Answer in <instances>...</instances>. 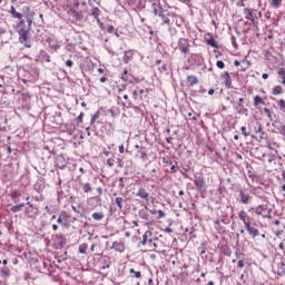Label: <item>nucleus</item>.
I'll return each mask as SVG.
<instances>
[{
  "instance_id": "79ce46f5",
  "label": "nucleus",
  "mask_w": 285,
  "mask_h": 285,
  "mask_svg": "<svg viewBox=\"0 0 285 285\" xmlns=\"http://www.w3.org/2000/svg\"><path fill=\"white\" fill-rule=\"evenodd\" d=\"M18 26H19L20 30H21V28H26V20H20Z\"/></svg>"
},
{
  "instance_id": "3c124183",
  "label": "nucleus",
  "mask_w": 285,
  "mask_h": 285,
  "mask_svg": "<svg viewBox=\"0 0 285 285\" xmlns=\"http://www.w3.org/2000/svg\"><path fill=\"white\" fill-rule=\"evenodd\" d=\"M97 193H98V195H104V189L101 187H98Z\"/></svg>"
},
{
  "instance_id": "e433bc0d",
  "label": "nucleus",
  "mask_w": 285,
  "mask_h": 285,
  "mask_svg": "<svg viewBox=\"0 0 285 285\" xmlns=\"http://www.w3.org/2000/svg\"><path fill=\"white\" fill-rule=\"evenodd\" d=\"M153 8H154V14H155V16H159V13H160L161 11H159V9H157V3H154V4H153Z\"/></svg>"
},
{
  "instance_id": "a19ab883",
  "label": "nucleus",
  "mask_w": 285,
  "mask_h": 285,
  "mask_svg": "<svg viewBox=\"0 0 285 285\" xmlns=\"http://www.w3.org/2000/svg\"><path fill=\"white\" fill-rule=\"evenodd\" d=\"M189 119H193V121H197V117L193 115V111L188 112Z\"/></svg>"
},
{
  "instance_id": "0e129e2a",
  "label": "nucleus",
  "mask_w": 285,
  "mask_h": 285,
  "mask_svg": "<svg viewBox=\"0 0 285 285\" xmlns=\"http://www.w3.org/2000/svg\"><path fill=\"white\" fill-rule=\"evenodd\" d=\"M52 230H59V226L52 225Z\"/></svg>"
},
{
  "instance_id": "4d7b16f0",
  "label": "nucleus",
  "mask_w": 285,
  "mask_h": 285,
  "mask_svg": "<svg viewBox=\"0 0 285 285\" xmlns=\"http://www.w3.org/2000/svg\"><path fill=\"white\" fill-rule=\"evenodd\" d=\"M6 32V28L0 27V37H2V35Z\"/></svg>"
},
{
  "instance_id": "20e7f679",
  "label": "nucleus",
  "mask_w": 285,
  "mask_h": 285,
  "mask_svg": "<svg viewBox=\"0 0 285 285\" xmlns=\"http://www.w3.org/2000/svg\"><path fill=\"white\" fill-rule=\"evenodd\" d=\"M178 50L183 52L184 55H188L190 52V42H188V39L180 38L178 41Z\"/></svg>"
},
{
  "instance_id": "8fccbe9b",
  "label": "nucleus",
  "mask_w": 285,
  "mask_h": 285,
  "mask_svg": "<svg viewBox=\"0 0 285 285\" xmlns=\"http://www.w3.org/2000/svg\"><path fill=\"white\" fill-rule=\"evenodd\" d=\"M97 119H99V116H98V115H95V116L91 118V124H95V121H97Z\"/></svg>"
},
{
  "instance_id": "6ab92c4d",
  "label": "nucleus",
  "mask_w": 285,
  "mask_h": 285,
  "mask_svg": "<svg viewBox=\"0 0 285 285\" xmlns=\"http://www.w3.org/2000/svg\"><path fill=\"white\" fill-rule=\"evenodd\" d=\"M187 83L189 86H197V83H199V79L197 78V76H188Z\"/></svg>"
},
{
  "instance_id": "f3484780",
  "label": "nucleus",
  "mask_w": 285,
  "mask_h": 285,
  "mask_svg": "<svg viewBox=\"0 0 285 285\" xmlns=\"http://www.w3.org/2000/svg\"><path fill=\"white\" fill-rule=\"evenodd\" d=\"M99 14H101V10H99V8L95 7L94 9H91V16L94 17V19H96V21H98V23L101 22V20L99 19Z\"/></svg>"
},
{
  "instance_id": "cd10ccee",
  "label": "nucleus",
  "mask_w": 285,
  "mask_h": 285,
  "mask_svg": "<svg viewBox=\"0 0 285 285\" xmlns=\"http://www.w3.org/2000/svg\"><path fill=\"white\" fill-rule=\"evenodd\" d=\"M264 104V100L259 96L254 97V106H262Z\"/></svg>"
},
{
  "instance_id": "338daca9",
  "label": "nucleus",
  "mask_w": 285,
  "mask_h": 285,
  "mask_svg": "<svg viewBox=\"0 0 285 285\" xmlns=\"http://www.w3.org/2000/svg\"><path fill=\"white\" fill-rule=\"evenodd\" d=\"M207 285H215V282L209 281V282L207 283Z\"/></svg>"
},
{
  "instance_id": "5701e85b",
  "label": "nucleus",
  "mask_w": 285,
  "mask_h": 285,
  "mask_svg": "<svg viewBox=\"0 0 285 285\" xmlns=\"http://www.w3.org/2000/svg\"><path fill=\"white\" fill-rule=\"evenodd\" d=\"M78 250L81 255H86V250H88V244L83 243V244L79 245Z\"/></svg>"
},
{
  "instance_id": "58836bf2",
  "label": "nucleus",
  "mask_w": 285,
  "mask_h": 285,
  "mask_svg": "<svg viewBox=\"0 0 285 285\" xmlns=\"http://www.w3.org/2000/svg\"><path fill=\"white\" fill-rule=\"evenodd\" d=\"M236 6H237L238 8H244V7L246 6V3H244L243 0H238V1L236 2Z\"/></svg>"
},
{
  "instance_id": "052dcab7",
  "label": "nucleus",
  "mask_w": 285,
  "mask_h": 285,
  "mask_svg": "<svg viewBox=\"0 0 285 285\" xmlns=\"http://www.w3.org/2000/svg\"><path fill=\"white\" fill-rule=\"evenodd\" d=\"M208 95H215V89H209Z\"/></svg>"
},
{
  "instance_id": "473e14b6",
  "label": "nucleus",
  "mask_w": 285,
  "mask_h": 285,
  "mask_svg": "<svg viewBox=\"0 0 285 285\" xmlns=\"http://www.w3.org/2000/svg\"><path fill=\"white\" fill-rule=\"evenodd\" d=\"M240 132H242V135H244V137H250V132H248L247 130H246V127H240Z\"/></svg>"
},
{
  "instance_id": "37998d69",
  "label": "nucleus",
  "mask_w": 285,
  "mask_h": 285,
  "mask_svg": "<svg viewBox=\"0 0 285 285\" xmlns=\"http://www.w3.org/2000/svg\"><path fill=\"white\" fill-rule=\"evenodd\" d=\"M57 167L63 169L66 168V163L63 160L61 164L57 163Z\"/></svg>"
},
{
  "instance_id": "c85d7f7f",
  "label": "nucleus",
  "mask_w": 285,
  "mask_h": 285,
  "mask_svg": "<svg viewBox=\"0 0 285 285\" xmlns=\"http://www.w3.org/2000/svg\"><path fill=\"white\" fill-rule=\"evenodd\" d=\"M82 190L83 193H90V190H92L90 183L82 184Z\"/></svg>"
},
{
  "instance_id": "2eb2a0df",
  "label": "nucleus",
  "mask_w": 285,
  "mask_h": 285,
  "mask_svg": "<svg viewBox=\"0 0 285 285\" xmlns=\"http://www.w3.org/2000/svg\"><path fill=\"white\" fill-rule=\"evenodd\" d=\"M244 14H245V19H247V21H253L255 19V16L253 14V9L245 8Z\"/></svg>"
},
{
  "instance_id": "393cba45",
  "label": "nucleus",
  "mask_w": 285,
  "mask_h": 285,
  "mask_svg": "<svg viewBox=\"0 0 285 285\" xmlns=\"http://www.w3.org/2000/svg\"><path fill=\"white\" fill-rule=\"evenodd\" d=\"M278 76L281 77V79H283L282 83L285 87V69L284 68L278 69Z\"/></svg>"
},
{
  "instance_id": "72a5a7b5",
  "label": "nucleus",
  "mask_w": 285,
  "mask_h": 285,
  "mask_svg": "<svg viewBox=\"0 0 285 285\" xmlns=\"http://www.w3.org/2000/svg\"><path fill=\"white\" fill-rule=\"evenodd\" d=\"M277 106L281 108V110H285V101H284V99H279L277 101Z\"/></svg>"
},
{
  "instance_id": "de8ad7c7",
  "label": "nucleus",
  "mask_w": 285,
  "mask_h": 285,
  "mask_svg": "<svg viewBox=\"0 0 285 285\" xmlns=\"http://www.w3.org/2000/svg\"><path fill=\"white\" fill-rule=\"evenodd\" d=\"M264 112L267 115V117H272L271 110L268 108H265Z\"/></svg>"
},
{
  "instance_id": "69168bd1",
  "label": "nucleus",
  "mask_w": 285,
  "mask_h": 285,
  "mask_svg": "<svg viewBox=\"0 0 285 285\" xmlns=\"http://www.w3.org/2000/svg\"><path fill=\"white\" fill-rule=\"evenodd\" d=\"M165 232H166V233H173V229H171L170 227H167V228L165 229Z\"/></svg>"
},
{
  "instance_id": "dca6fc26",
  "label": "nucleus",
  "mask_w": 285,
  "mask_h": 285,
  "mask_svg": "<svg viewBox=\"0 0 285 285\" xmlns=\"http://www.w3.org/2000/svg\"><path fill=\"white\" fill-rule=\"evenodd\" d=\"M254 210L257 215H264L268 210V205H258Z\"/></svg>"
},
{
  "instance_id": "13d9d810",
  "label": "nucleus",
  "mask_w": 285,
  "mask_h": 285,
  "mask_svg": "<svg viewBox=\"0 0 285 285\" xmlns=\"http://www.w3.org/2000/svg\"><path fill=\"white\" fill-rule=\"evenodd\" d=\"M78 120L81 122L83 121V112H81L79 116H78Z\"/></svg>"
},
{
  "instance_id": "603ef678",
  "label": "nucleus",
  "mask_w": 285,
  "mask_h": 285,
  "mask_svg": "<svg viewBox=\"0 0 285 285\" xmlns=\"http://www.w3.org/2000/svg\"><path fill=\"white\" fill-rule=\"evenodd\" d=\"M57 223H58V224H63V218H62L61 215L58 217Z\"/></svg>"
},
{
  "instance_id": "2f4dec72",
  "label": "nucleus",
  "mask_w": 285,
  "mask_h": 285,
  "mask_svg": "<svg viewBox=\"0 0 285 285\" xmlns=\"http://www.w3.org/2000/svg\"><path fill=\"white\" fill-rule=\"evenodd\" d=\"M273 8H279L282 6V0H272Z\"/></svg>"
},
{
  "instance_id": "6e6d98bb",
  "label": "nucleus",
  "mask_w": 285,
  "mask_h": 285,
  "mask_svg": "<svg viewBox=\"0 0 285 285\" xmlns=\"http://www.w3.org/2000/svg\"><path fill=\"white\" fill-rule=\"evenodd\" d=\"M106 81H108V78H106V77L100 78V83H106Z\"/></svg>"
},
{
  "instance_id": "0eeeda50",
  "label": "nucleus",
  "mask_w": 285,
  "mask_h": 285,
  "mask_svg": "<svg viewBox=\"0 0 285 285\" xmlns=\"http://www.w3.org/2000/svg\"><path fill=\"white\" fill-rule=\"evenodd\" d=\"M238 217L240 219V222H243L244 226L247 227L248 225H250V216H248V214L244 210H240L238 213Z\"/></svg>"
},
{
  "instance_id": "b1692460",
  "label": "nucleus",
  "mask_w": 285,
  "mask_h": 285,
  "mask_svg": "<svg viewBox=\"0 0 285 285\" xmlns=\"http://www.w3.org/2000/svg\"><path fill=\"white\" fill-rule=\"evenodd\" d=\"M56 238H57L58 244H60L61 246H65L66 237H63V235H61V234L56 235Z\"/></svg>"
},
{
  "instance_id": "4468645a",
  "label": "nucleus",
  "mask_w": 285,
  "mask_h": 285,
  "mask_svg": "<svg viewBox=\"0 0 285 285\" xmlns=\"http://www.w3.org/2000/svg\"><path fill=\"white\" fill-rule=\"evenodd\" d=\"M9 12H10L12 19H23V14L21 12H18L17 9L14 8V6L10 7Z\"/></svg>"
},
{
  "instance_id": "c03bdc74",
  "label": "nucleus",
  "mask_w": 285,
  "mask_h": 285,
  "mask_svg": "<svg viewBox=\"0 0 285 285\" xmlns=\"http://www.w3.org/2000/svg\"><path fill=\"white\" fill-rule=\"evenodd\" d=\"M107 32H109L111 35V32H115V27L114 26H109L107 28Z\"/></svg>"
},
{
  "instance_id": "6e6552de",
  "label": "nucleus",
  "mask_w": 285,
  "mask_h": 285,
  "mask_svg": "<svg viewBox=\"0 0 285 285\" xmlns=\"http://www.w3.org/2000/svg\"><path fill=\"white\" fill-rule=\"evenodd\" d=\"M205 41L208 46H212V48H219V45H217V41H215V37H213L210 33L205 35Z\"/></svg>"
},
{
  "instance_id": "ea45409f",
  "label": "nucleus",
  "mask_w": 285,
  "mask_h": 285,
  "mask_svg": "<svg viewBox=\"0 0 285 285\" xmlns=\"http://www.w3.org/2000/svg\"><path fill=\"white\" fill-rule=\"evenodd\" d=\"M66 66H67L68 68H72V66H75V62H73L72 60H67V61H66Z\"/></svg>"
},
{
  "instance_id": "e2e57ef3",
  "label": "nucleus",
  "mask_w": 285,
  "mask_h": 285,
  "mask_svg": "<svg viewBox=\"0 0 285 285\" xmlns=\"http://www.w3.org/2000/svg\"><path fill=\"white\" fill-rule=\"evenodd\" d=\"M262 78H263V79H268V73H263V75H262Z\"/></svg>"
},
{
  "instance_id": "9d476101",
  "label": "nucleus",
  "mask_w": 285,
  "mask_h": 285,
  "mask_svg": "<svg viewBox=\"0 0 285 285\" xmlns=\"http://www.w3.org/2000/svg\"><path fill=\"white\" fill-rule=\"evenodd\" d=\"M135 148H138L137 157H140L142 161H146L148 159V154L146 153V147H139V145H136Z\"/></svg>"
},
{
  "instance_id": "aec40b11",
  "label": "nucleus",
  "mask_w": 285,
  "mask_h": 285,
  "mask_svg": "<svg viewBox=\"0 0 285 285\" xmlns=\"http://www.w3.org/2000/svg\"><path fill=\"white\" fill-rule=\"evenodd\" d=\"M71 17H73V19H76V21H81V19H83V13L81 11H71Z\"/></svg>"
},
{
  "instance_id": "4c0bfd02",
  "label": "nucleus",
  "mask_w": 285,
  "mask_h": 285,
  "mask_svg": "<svg viewBox=\"0 0 285 285\" xmlns=\"http://www.w3.org/2000/svg\"><path fill=\"white\" fill-rule=\"evenodd\" d=\"M278 131L281 135H283V137H285V125H282L279 128H278Z\"/></svg>"
},
{
  "instance_id": "f03ea898",
  "label": "nucleus",
  "mask_w": 285,
  "mask_h": 285,
  "mask_svg": "<svg viewBox=\"0 0 285 285\" xmlns=\"http://www.w3.org/2000/svg\"><path fill=\"white\" fill-rule=\"evenodd\" d=\"M141 244L142 246H148L149 250H155V248H157V239L153 238V232H145Z\"/></svg>"
},
{
  "instance_id": "a878e982",
  "label": "nucleus",
  "mask_w": 285,
  "mask_h": 285,
  "mask_svg": "<svg viewBox=\"0 0 285 285\" xmlns=\"http://www.w3.org/2000/svg\"><path fill=\"white\" fill-rule=\"evenodd\" d=\"M24 206H26V204H19V205H16V206H13L12 208H11V210L13 212V213H19V212H21V209L22 208H24Z\"/></svg>"
},
{
  "instance_id": "864d4df0",
  "label": "nucleus",
  "mask_w": 285,
  "mask_h": 285,
  "mask_svg": "<svg viewBox=\"0 0 285 285\" xmlns=\"http://www.w3.org/2000/svg\"><path fill=\"white\" fill-rule=\"evenodd\" d=\"M250 21H252V23H253L254 28H257L258 22L255 20V18H254L253 20H250Z\"/></svg>"
},
{
  "instance_id": "f8f14e48",
  "label": "nucleus",
  "mask_w": 285,
  "mask_h": 285,
  "mask_svg": "<svg viewBox=\"0 0 285 285\" xmlns=\"http://www.w3.org/2000/svg\"><path fill=\"white\" fill-rule=\"evenodd\" d=\"M158 17L163 19V26H170V13H164V10L160 9V12L158 13Z\"/></svg>"
},
{
  "instance_id": "39448f33",
  "label": "nucleus",
  "mask_w": 285,
  "mask_h": 285,
  "mask_svg": "<svg viewBox=\"0 0 285 285\" xmlns=\"http://www.w3.org/2000/svg\"><path fill=\"white\" fill-rule=\"evenodd\" d=\"M111 248H114V250H117V253H124V250H126V243L124 240H116L112 243Z\"/></svg>"
},
{
  "instance_id": "c756f323",
  "label": "nucleus",
  "mask_w": 285,
  "mask_h": 285,
  "mask_svg": "<svg viewBox=\"0 0 285 285\" xmlns=\"http://www.w3.org/2000/svg\"><path fill=\"white\" fill-rule=\"evenodd\" d=\"M1 275H3V277H10V268L3 267L1 269Z\"/></svg>"
},
{
  "instance_id": "412c9836",
  "label": "nucleus",
  "mask_w": 285,
  "mask_h": 285,
  "mask_svg": "<svg viewBox=\"0 0 285 285\" xmlns=\"http://www.w3.org/2000/svg\"><path fill=\"white\" fill-rule=\"evenodd\" d=\"M115 204L118 206L119 210L124 208V198L122 197H116L115 198Z\"/></svg>"
},
{
  "instance_id": "f704fd0d",
  "label": "nucleus",
  "mask_w": 285,
  "mask_h": 285,
  "mask_svg": "<svg viewBox=\"0 0 285 285\" xmlns=\"http://www.w3.org/2000/svg\"><path fill=\"white\" fill-rule=\"evenodd\" d=\"M216 66H217V68H219L220 70H224V68H226V65H225L224 61H222V60H218V61L216 62Z\"/></svg>"
},
{
  "instance_id": "5fc2aeb1",
  "label": "nucleus",
  "mask_w": 285,
  "mask_h": 285,
  "mask_svg": "<svg viewBox=\"0 0 285 285\" xmlns=\"http://www.w3.org/2000/svg\"><path fill=\"white\" fill-rule=\"evenodd\" d=\"M158 215L159 217H166V214L164 213V210H158Z\"/></svg>"
},
{
  "instance_id": "f257e3e1",
  "label": "nucleus",
  "mask_w": 285,
  "mask_h": 285,
  "mask_svg": "<svg viewBox=\"0 0 285 285\" xmlns=\"http://www.w3.org/2000/svg\"><path fill=\"white\" fill-rule=\"evenodd\" d=\"M19 41L23 43L24 48H32V42L30 41V28H21L18 31Z\"/></svg>"
},
{
  "instance_id": "bf43d9fd",
  "label": "nucleus",
  "mask_w": 285,
  "mask_h": 285,
  "mask_svg": "<svg viewBox=\"0 0 285 285\" xmlns=\"http://www.w3.org/2000/svg\"><path fill=\"white\" fill-rule=\"evenodd\" d=\"M238 101H239L238 106L242 107L244 104V98H239Z\"/></svg>"
},
{
  "instance_id": "a18cd8bd",
  "label": "nucleus",
  "mask_w": 285,
  "mask_h": 285,
  "mask_svg": "<svg viewBox=\"0 0 285 285\" xmlns=\"http://www.w3.org/2000/svg\"><path fill=\"white\" fill-rule=\"evenodd\" d=\"M118 150H119V153H120L121 155H124V153H125V147H124V145H120V146L118 147Z\"/></svg>"
},
{
  "instance_id": "49530a36",
  "label": "nucleus",
  "mask_w": 285,
  "mask_h": 285,
  "mask_svg": "<svg viewBox=\"0 0 285 285\" xmlns=\"http://www.w3.org/2000/svg\"><path fill=\"white\" fill-rule=\"evenodd\" d=\"M237 266H238V268H244V266H245L244 261H238Z\"/></svg>"
},
{
  "instance_id": "4be33fe9",
  "label": "nucleus",
  "mask_w": 285,
  "mask_h": 285,
  "mask_svg": "<svg viewBox=\"0 0 285 285\" xmlns=\"http://www.w3.org/2000/svg\"><path fill=\"white\" fill-rule=\"evenodd\" d=\"M92 219H95L96 222H101V219H104L105 215L104 213H94L91 215Z\"/></svg>"
},
{
  "instance_id": "09e8293b",
  "label": "nucleus",
  "mask_w": 285,
  "mask_h": 285,
  "mask_svg": "<svg viewBox=\"0 0 285 285\" xmlns=\"http://www.w3.org/2000/svg\"><path fill=\"white\" fill-rule=\"evenodd\" d=\"M273 161H275V156L271 155L268 159V164H273Z\"/></svg>"
},
{
  "instance_id": "9b49d317",
  "label": "nucleus",
  "mask_w": 285,
  "mask_h": 285,
  "mask_svg": "<svg viewBox=\"0 0 285 285\" xmlns=\"http://www.w3.org/2000/svg\"><path fill=\"white\" fill-rule=\"evenodd\" d=\"M245 228L248 235H250L252 237H259V229H257L256 227H253L250 223Z\"/></svg>"
},
{
  "instance_id": "423d86ee",
  "label": "nucleus",
  "mask_w": 285,
  "mask_h": 285,
  "mask_svg": "<svg viewBox=\"0 0 285 285\" xmlns=\"http://www.w3.org/2000/svg\"><path fill=\"white\" fill-rule=\"evenodd\" d=\"M194 185L196 186V189L202 193L204 188H206V181H204V177H196L194 180Z\"/></svg>"
},
{
  "instance_id": "c9c22d12",
  "label": "nucleus",
  "mask_w": 285,
  "mask_h": 285,
  "mask_svg": "<svg viewBox=\"0 0 285 285\" xmlns=\"http://www.w3.org/2000/svg\"><path fill=\"white\" fill-rule=\"evenodd\" d=\"M107 166H109V168H112V166H115V159L112 158L107 159Z\"/></svg>"
},
{
  "instance_id": "ddd939ff",
  "label": "nucleus",
  "mask_w": 285,
  "mask_h": 285,
  "mask_svg": "<svg viewBox=\"0 0 285 285\" xmlns=\"http://www.w3.org/2000/svg\"><path fill=\"white\" fill-rule=\"evenodd\" d=\"M136 197H139L140 199H145V202H148V197H150V194L146 189L139 188L136 193Z\"/></svg>"
},
{
  "instance_id": "7ed1b4c3",
  "label": "nucleus",
  "mask_w": 285,
  "mask_h": 285,
  "mask_svg": "<svg viewBox=\"0 0 285 285\" xmlns=\"http://www.w3.org/2000/svg\"><path fill=\"white\" fill-rule=\"evenodd\" d=\"M239 204H244L245 206H248V204H250L253 196H250V194L248 191H246V189H240L239 191Z\"/></svg>"
},
{
  "instance_id": "a211bd4d",
  "label": "nucleus",
  "mask_w": 285,
  "mask_h": 285,
  "mask_svg": "<svg viewBox=\"0 0 285 285\" xmlns=\"http://www.w3.org/2000/svg\"><path fill=\"white\" fill-rule=\"evenodd\" d=\"M272 95H274V96L284 95V88L279 85L274 86L272 89Z\"/></svg>"
},
{
  "instance_id": "680f3d73",
  "label": "nucleus",
  "mask_w": 285,
  "mask_h": 285,
  "mask_svg": "<svg viewBox=\"0 0 285 285\" xmlns=\"http://www.w3.org/2000/svg\"><path fill=\"white\" fill-rule=\"evenodd\" d=\"M278 248H279L281 250H284V243H281V244L278 245Z\"/></svg>"
},
{
  "instance_id": "1a4fd4ad",
  "label": "nucleus",
  "mask_w": 285,
  "mask_h": 285,
  "mask_svg": "<svg viewBox=\"0 0 285 285\" xmlns=\"http://www.w3.org/2000/svg\"><path fill=\"white\" fill-rule=\"evenodd\" d=\"M224 81H225V88L230 89L233 88V79L230 78V73H228V71H225L222 75Z\"/></svg>"
},
{
  "instance_id": "774afa93",
  "label": "nucleus",
  "mask_w": 285,
  "mask_h": 285,
  "mask_svg": "<svg viewBox=\"0 0 285 285\" xmlns=\"http://www.w3.org/2000/svg\"><path fill=\"white\" fill-rule=\"evenodd\" d=\"M0 285H7L6 281H0Z\"/></svg>"
},
{
  "instance_id": "7c9ffc66",
  "label": "nucleus",
  "mask_w": 285,
  "mask_h": 285,
  "mask_svg": "<svg viewBox=\"0 0 285 285\" xmlns=\"http://www.w3.org/2000/svg\"><path fill=\"white\" fill-rule=\"evenodd\" d=\"M129 273L134 274L137 279L141 277V272H136L135 268L129 269Z\"/></svg>"
},
{
  "instance_id": "bb28decb",
  "label": "nucleus",
  "mask_w": 285,
  "mask_h": 285,
  "mask_svg": "<svg viewBox=\"0 0 285 285\" xmlns=\"http://www.w3.org/2000/svg\"><path fill=\"white\" fill-rule=\"evenodd\" d=\"M10 197H11V199H19V197H21V191H19V190H13V191H11V194H10Z\"/></svg>"
}]
</instances>
